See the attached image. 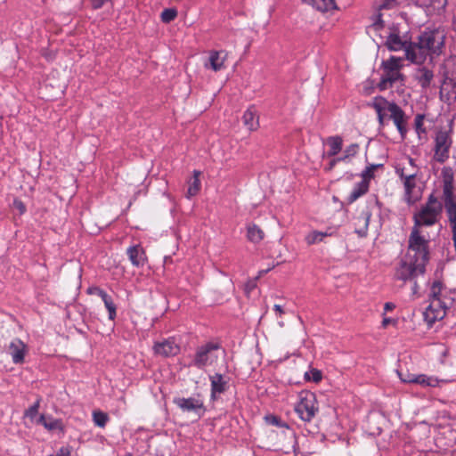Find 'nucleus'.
<instances>
[{
  "label": "nucleus",
  "mask_w": 456,
  "mask_h": 456,
  "mask_svg": "<svg viewBox=\"0 0 456 456\" xmlns=\"http://www.w3.org/2000/svg\"><path fill=\"white\" fill-rule=\"evenodd\" d=\"M131 264L135 267L143 266L147 261L146 254L141 245L131 246L126 249Z\"/></svg>",
  "instance_id": "f3484780"
},
{
  "label": "nucleus",
  "mask_w": 456,
  "mask_h": 456,
  "mask_svg": "<svg viewBox=\"0 0 456 456\" xmlns=\"http://www.w3.org/2000/svg\"><path fill=\"white\" fill-rule=\"evenodd\" d=\"M409 163L411 166L414 167V161L412 159H411V158L409 159Z\"/></svg>",
  "instance_id": "6e6d98bb"
},
{
  "label": "nucleus",
  "mask_w": 456,
  "mask_h": 456,
  "mask_svg": "<svg viewBox=\"0 0 456 456\" xmlns=\"http://www.w3.org/2000/svg\"><path fill=\"white\" fill-rule=\"evenodd\" d=\"M219 348L220 345L212 341L198 346L190 366L201 370L214 364L218 358L217 351Z\"/></svg>",
  "instance_id": "6e6552de"
},
{
  "label": "nucleus",
  "mask_w": 456,
  "mask_h": 456,
  "mask_svg": "<svg viewBox=\"0 0 456 456\" xmlns=\"http://www.w3.org/2000/svg\"><path fill=\"white\" fill-rule=\"evenodd\" d=\"M226 53L224 52H212L209 55V66L210 68L215 70L218 71L221 70L224 65V61L226 60Z\"/></svg>",
  "instance_id": "393cba45"
},
{
  "label": "nucleus",
  "mask_w": 456,
  "mask_h": 456,
  "mask_svg": "<svg viewBox=\"0 0 456 456\" xmlns=\"http://www.w3.org/2000/svg\"><path fill=\"white\" fill-rule=\"evenodd\" d=\"M414 78L423 89H427L434 79V72L427 67H419L414 74Z\"/></svg>",
  "instance_id": "6ab92c4d"
},
{
  "label": "nucleus",
  "mask_w": 456,
  "mask_h": 456,
  "mask_svg": "<svg viewBox=\"0 0 456 456\" xmlns=\"http://www.w3.org/2000/svg\"><path fill=\"white\" fill-rule=\"evenodd\" d=\"M305 379L309 381H314V383H318L322 379V371L317 369H312L309 371L305 373Z\"/></svg>",
  "instance_id": "f704fd0d"
},
{
  "label": "nucleus",
  "mask_w": 456,
  "mask_h": 456,
  "mask_svg": "<svg viewBox=\"0 0 456 456\" xmlns=\"http://www.w3.org/2000/svg\"><path fill=\"white\" fill-rule=\"evenodd\" d=\"M265 237L263 230L255 224H248L247 226V238L253 243L260 242Z\"/></svg>",
  "instance_id": "a878e982"
},
{
  "label": "nucleus",
  "mask_w": 456,
  "mask_h": 456,
  "mask_svg": "<svg viewBox=\"0 0 456 456\" xmlns=\"http://www.w3.org/2000/svg\"><path fill=\"white\" fill-rule=\"evenodd\" d=\"M394 307H395V305L393 303L388 302V303L385 304V310H387V311H390V310L394 309Z\"/></svg>",
  "instance_id": "09e8293b"
},
{
  "label": "nucleus",
  "mask_w": 456,
  "mask_h": 456,
  "mask_svg": "<svg viewBox=\"0 0 456 456\" xmlns=\"http://www.w3.org/2000/svg\"><path fill=\"white\" fill-rule=\"evenodd\" d=\"M295 411L302 420L311 421L318 412L315 395L310 391L300 392L299 402L297 403Z\"/></svg>",
  "instance_id": "1a4fd4ad"
},
{
  "label": "nucleus",
  "mask_w": 456,
  "mask_h": 456,
  "mask_svg": "<svg viewBox=\"0 0 456 456\" xmlns=\"http://www.w3.org/2000/svg\"><path fill=\"white\" fill-rule=\"evenodd\" d=\"M405 255H410L414 256V258L424 260L426 263L428 262L429 237L424 234L423 229L411 228Z\"/></svg>",
  "instance_id": "0eeeda50"
},
{
  "label": "nucleus",
  "mask_w": 456,
  "mask_h": 456,
  "mask_svg": "<svg viewBox=\"0 0 456 456\" xmlns=\"http://www.w3.org/2000/svg\"><path fill=\"white\" fill-rule=\"evenodd\" d=\"M368 106L375 110L380 126H385L389 113V118L394 121L402 138H404L407 133L405 113L396 103L388 102L384 97L377 96L368 103Z\"/></svg>",
  "instance_id": "f03ea898"
},
{
  "label": "nucleus",
  "mask_w": 456,
  "mask_h": 456,
  "mask_svg": "<svg viewBox=\"0 0 456 456\" xmlns=\"http://www.w3.org/2000/svg\"><path fill=\"white\" fill-rule=\"evenodd\" d=\"M454 295L453 291L447 290L440 299L430 302L423 313L424 320L429 327L436 321L444 319L447 311L455 305L456 299Z\"/></svg>",
  "instance_id": "39448f33"
},
{
  "label": "nucleus",
  "mask_w": 456,
  "mask_h": 456,
  "mask_svg": "<svg viewBox=\"0 0 456 456\" xmlns=\"http://www.w3.org/2000/svg\"><path fill=\"white\" fill-rule=\"evenodd\" d=\"M99 291H104V290L98 287H92V288L88 289L89 294H95V295L99 296Z\"/></svg>",
  "instance_id": "c03bdc74"
},
{
  "label": "nucleus",
  "mask_w": 456,
  "mask_h": 456,
  "mask_svg": "<svg viewBox=\"0 0 456 456\" xmlns=\"http://www.w3.org/2000/svg\"><path fill=\"white\" fill-rule=\"evenodd\" d=\"M200 171L194 170L193 172V178L191 181L189 182V187L187 190V197L191 198L192 196H195L200 190Z\"/></svg>",
  "instance_id": "c756f323"
},
{
  "label": "nucleus",
  "mask_w": 456,
  "mask_h": 456,
  "mask_svg": "<svg viewBox=\"0 0 456 456\" xmlns=\"http://www.w3.org/2000/svg\"><path fill=\"white\" fill-rule=\"evenodd\" d=\"M401 380L405 383H416L423 387L438 386L439 380L432 376H427L425 374L413 375L411 379H403Z\"/></svg>",
  "instance_id": "412c9836"
},
{
  "label": "nucleus",
  "mask_w": 456,
  "mask_h": 456,
  "mask_svg": "<svg viewBox=\"0 0 456 456\" xmlns=\"http://www.w3.org/2000/svg\"><path fill=\"white\" fill-rule=\"evenodd\" d=\"M443 200L448 218L456 216V196L454 195L453 174L452 170L444 169Z\"/></svg>",
  "instance_id": "9d476101"
},
{
  "label": "nucleus",
  "mask_w": 456,
  "mask_h": 456,
  "mask_svg": "<svg viewBox=\"0 0 456 456\" xmlns=\"http://www.w3.org/2000/svg\"><path fill=\"white\" fill-rule=\"evenodd\" d=\"M384 27V21L382 20V14L381 13H379L376 18H375V20L373 21V23L371 24V28H374L375 30H379L381 29L382 28Z\"/></svg>",
  "instance_id": "a19ab883"
},
{
  "label": "nucleus",
  "mask_w": 456,
  "mask_h": 456,
  "mask_svg": "<svg viewBox=\"0 0 456 456\" xmlns=\"http://www.w3.org/2000/svg\"><path fill=\"white\" fill-rule=\"evenodd\" d=\"M273 309L280 314H283V310L280 305H274Z\"/></svg>",
  "instance_id": "3c124183"
},
{
  "label": "nucleus",
  "mask_w": 456,
  "mask_h": 456,
  "mask_svg": "<svg viewBox=\"0 0 456 456\" xmlns=\"http://www.w3.org/2000/svg\"><path fill=\"white\" fill-rule=\"evenodd\" d=\"M417 4L419 5H428L431 1L430 0H416Z\"/></svg>",
  "instance_id": "49530a36"
},
{
  "label": "nucleus",
  "mask_w": 456,
  "mask_h": 456,
  "mask_svg": "<svg viewBox=\"0 0 456 456\" xmlns=\"http://www.w3.org/2000/svg\"><path fill=\"white\" fill-rule=\"evenodd\" d=\"M325 143L330 149L322 153V159L335 157L342 150L343 140L339 135L330 136L325 140Z\"/></svg>",
  "instance_id": "4be33fe9"
},
{
  "label": "nucleus",
  "mask_w": 456,
  "mask_h": 456,
  "mask_svg": "<svg viewBox=\"0 0 456 456\" xmlns=\"http://www.w3.org/2000/svg\"><path fill=\"white\" fill-rule=\"evenodd\" d=\"M379 167H381V165H370L367 167L362 172V180L369 182V180L374 176V171Z\"/></svg>",
  "instance_id": "58836bf2"
},
{
  "label": "nucleus",
  "mask_w": 456,
  "mask_h": 456,
  "mask_svg": "<svg viewBox=\"0 0 456 456\" xmlns=\"http://www.w3.org/2000/svg\"><path fill=\"white\" fill-rule=\"evenodd\" d=\"M424 118H425V116L423 114H418L416 117H415V130L417 132V134H419V136L420 137L421 134H426V128L424 127Z\"/></svg>",
  "instance_id": "4c0bfd02"
},
{
  "label": "nucleus",
  "mask_w": 456,
  "mask_h": 456,
  "mask_svg": "<svg viewBox=\"0 0 456 456\" xmlns=\"http://www.w3.org/2000/svg\"><path fill=\"white\" fill-rule=\"evenodd\" d=\"M413 282V286H412V294H417L418 293V290H419V286L416 282V280L412 281Z\"/></svg>",
  "instance_id": "de8ad7c7"
},
{
  "label": "nucleus",
  "mask_w": 456,
  "mask_h": 456,
  "mask_svg": "<svg viewBox=\"0 0 456 456\" xmlns=\"http://www.w3.org/2000/svg\"><path fill=\"white\" fill-rule=\"evenodd\" d=\"M329 235L327 232L314 231L306 235L305 241L308 245H313L322 241Z\"/></svg>",
  "instance_id": "2f4dec72"
},
{
  "label": "nucleus",
  "mask_w": 456,
  "mask_h": 456,
  "mask_svg": "<svg viewBox=\"0 0 456 456\" xmlns=\"http://www.w3.org/2000/svg\"><path fill=\"white\" fill-rule=\"evenodd\" d=\"M399 376H400V379L403 378V379H411L414 374H407L405 377L403 376L402 373H398Z\"/></svg>",
  "instance_id": "864d4df0"
},
{
  "label": "nucleus",
  "mask_w": 456,
  "mask_h": 456,
  "mask_svg": "<svg viewBox=\"0 0 456 456\" xmlns=\"http://www.w3.org/2000/svg\"><path fill=\"white\" fill-rule=\"evenodd\" d=\"M402 0H380L378 4L379 11L389 10L397 6Z\"/></svg>",
  "instance_id": "e433bc0d"
},
{
  "label": "nucleus",
  "mask_w": 456,
  "mask_h": 456,
  "mask_svg": "<svg viewBox=\"0 0 456 456\" xmlns=\"http://www.w3.org/2000/svg\"><path fill=\"white\" fill-rule=\"evenodd\" d=\"M37 422L38 424L43 425L48 430H55V429H59L61 431L63 430V426H62V422L61 419H55L50 418L49 420H47V419L45 418V415H41L38 418Z\"/></svg>",
  "instance_id": "cd10ccee"
},
{
  "label": "nucleus",
  "mask_w": 456,
  "mask_h": 456,
  "mask_svg": "<svg viewBox=\"0 0 456 456\" xmlns=\"http://www.w3.org/2000/svg\"><path fill=\"white\" fill-rule=\"evenodd\" d=\"M359 149V145L357 143H352L349 146L346 148L344 151V154L346 155V158H351L356 155Z\"/></svg>",
  "instance_id": "ea45409f"
},
{
  "label": "nucleus",
  "mask_w": 456,
  "mask_h": 456,
  "mask_svg": "<svg viewBox=\"0 0 456 456\" xmlns=\"http://www.w3.org/2000/svg\"><path fill=\"white\" fill-rule=\"evenodd\" d=\"M93 419L97 427L104 428L109 421V416L103 411H94L93 412Z\"/></svg>",
  "instance_id": "473e14b6"
},
{
  "label": "nucleus",
  "mask_w": 456,
  "mask_h": 456,
  "mask_svg": "<svg viewBox=\"0 0 456 456\" xmlns=\"http://www.w3.org/2000/svg\"><path fill=\"white\" fill-rule=\"evenodd\" d=\"M7 353L11 355L13 363L20 364L24 362L25 355L28 353V346L23 341L16 338L10 342Z\"/></svg>",
  "instance_id": "4468645a"
},
{
  "label": "nucleus",
  "mask_w": 456,
  "mask_h": 456,
  "mask_svg": "<svg viewBox=\"0 0 456 456\" xmlns=\"http://www.w3.org/2000/svg\"><path fill=\"white\" fill-rule=\"evenodd\" d=\"M272 419H273V421H272L273 424L279 425V419L276 417H273Z\"/></svg>",
  "instance_id": "5fc2aeb1"
},
{
  "label": "nucleus",
  "mask_w": 456,
  "mask_h": 456,
  "mask_svg": "<svg viewBox=\"0 0 456 456\" xmlns=\"http://www.w3.org/2000/svg\"><path fill=\"white\" fill-rule=\"evenodd\" d=\"M41 399L38 398L33 405L26 410L24 416L33 420L38 413Z\"/></svg>",
  "instance_id": "c9c22d12"
},
{
  "label": "nucleus",
  "mask_w": 456,
  "mask_h": 456,
  "mask_svg": "<svg viewBox=\"0 0 456 456\" xmlns=\"http://www.w3.org/2000/svg\"><path fill=\"white\" fill-rule=\"evenodd\" d=\"M427 264L424 260L404 255L395 267V279L403 282L413 281L425 273Z\"/></svg>",
  "instance_id": "20e7f679"
},
{
  "label": "nucleus",
  "mask_w": 456,
  "mask_h": 456,
  "mask_svg": "<svg viewBox=\"0 0 456 456\" xmlns=\"http://www.w3.org/2000/svg\"><path fill=\"white\" fill-rule=\"evenodd\" d=\"M110 0H90L93 9L97 10L102 8Z\"/></svg>",
  "instance_id": "37998d69"
},
{
  "label": "nucleus",
  "mask_w": 456,
  "mask_h": 456,
  "mask_svg": "<svg viewBox=\"0 0 456 456\" xmlns=\"http://www.w3.org/2000/svg\"><path fill=\"white\" fill-rule=\"evenodd\" d=\"M99 297L102 299L105 307L109 312V319L114 320L116 317V305L113 302L112 297L108 295L105 291H99Z\"/></svg>",
  "instance_id": "c85d7f7f"
},
{
  "label": "nucleus",
  "mask_w": 456,
  "mask_h": 456,
  "mask_svg": "<svg viewBox=\"0 0 456 456\" xmlns=\"http://www.w3.org/2000/svg\"><path fill=\"white\" fill-rule=\"evenodd\" d=\"M403 59L400 57L391 56L387 61H383L381 68L383 73L378 87L380 91L392 87L395 84L403 80V75L401 72Z\"/></svg>",
  "instance_id": "423d86ee"
},
{
  "label": "nucleus",
  "mask_w": 456,
  "mask_h": 456,
  "mask_svg": "<svg viewBox=\"0 0 456 456\" xmlns=\"http://www.w3.org/2000/svg\"><path fill=\"white\" fill-rule=\"evenodd\" d=\"M336 165H337V160H336V159L334 158V159H330V163H329L328 167H326V170H327V171H330V170H332Z\"/></svg>",
  "instance_id": "a18cd8bd"
},
{
  "label": "nucleus",
  "mask_w": 456,
  "mask_h": 456,
  "mask_svg": "<svg viewBox=\"0 0 456 456\" xmlns=\"http://www.w3.org/2000/svg\"><path fill=\"white\" fill-rule=\"evenodd\" d=\"M411 44L412 42H410L407 38H403L395 31L391 32L386 40V46L390 51L403 50L405 53Z\"/></svg>",
  "instance_id": "dca6fc26"
},
{
  "label": "nucleus",
  "mask_w": 456,
  "mask_h": 456,
  "mask_svg": "<svg viewBox=\"0 0 456 456\" xmlns=\"http://www.w3.org/2000/svg\"><path fill=\"white\" fill-rule=\"evenodd\" d=\"M153 349L156 354L162 357L175 356L180 352V346L171 338L155 343Z\"/></svg>",
  "instance_id": "2eb2a0df"
},
{
  "label": "nucleus",
  "mask_w": 456,
  "mask_h": 456,
  "mask_svg": "<svg viewBox=\"0 0 456 456\" xmlns=\"http://www.w3.org/2000/svg\"><path fill=\"white\" fill-rule=\"evenodd\" d=\"M242 121L244 126L249 131H256L259 127V120L256 110L250 107L248 108L242 116Z\"/></svg>",
  "instance_id": "5701e85b"
},
{
  "label": "nucleus",
  "mask_w": 456,
  "mask_h": 456,
  "mask_svg": "<svg viewBox=\"0 0 456 456\" xmlns=\"http://www.w3.org/2000/svg\"><path fill=\"white\" fill-rule=\"evenodd\" d=\"M13 208L19 211L20 215H23L26 212L25 204L18 199L13 200Z\"/></svg>",
  "instance_id": "79ce46f5"
},
{
  "label": "nucleus",
  "mask_w": 456,
  "mask_h": 456,
  "mask_svg": "<svg viewBox=\"0 0 456 456\" xmlns=\"http://www.w3.org/2000/svg\"><path fill=\"white\" fill-rule=\"evenodd\" d=\"M370 216L371 213L366 210L354 218L355 232L360 237L367 235Z\"/></svg>",
  "instance_id": "aec40b11"
},
{
  "label": "nucleus",
  "mask_w": 456,
  "mask_h": 456,
  "mask_svg": "<svg viewBox=\"0 0 456 456\" xmlns=\"http://www.w3.org/2000/svg\"><path fill=\"white\" fill-rule=\"evenodd\" d=\"M393 322L392 319L390 318H384L383 322H382V326L383 327H387L389 323H391Z\"/></svg>",
  "instance_id": "8fccbe9b"
},
{
  "label": "nucleus",
  "mask_w": 456,
  "mask_h": 456,
  "mask_svg": "<svg viewBox=\"0 0 456 456\" xmlns=\"http://www.w3.org/2000/svg\"><path fill=\"white\" fill-rule=\"evenodd\" d=\"M396 173L399 175L400 178L403 181V185H404V190H405V194H404L405 201L409 205L415 203L418 200V198L414 197L412 195V191L416 187V183H415L416 173L411 172V173L406 174L404 172V168L397 169Z\"/></svg>",
  "instance_id": "ddd939ff"
},
{
  "label": "nucleus",
  "mask_w": 456,
  "mask_h": 456,
  "mask_svg": "<svg viewBox=\"0 0 456 456\" xmlns=\"http://www.w3.org/2000/svg\"><path fill=\"white\" fill-rule=\"evenodd\" d=\"M303 2L322 12L338 9L335 0H303Z\"/></svg>",
  "instance_id": "b1692460"
},
{
  "label": "nucleus",
  "mask_w": 456,
  "mask_h": 456,
  "mask_svg": "<svg viewBox=\"0 0 456 456\" xmlns=\"http://www.w3.org/2000/svg\"><path fill=\"white\" fill-rule=\"evenodd\" d=\"M173 403L183 411L188 413H193L198 418L204 415L206 407L202 397L198 395L191 397H175Z\"/></svg>",
  "instance_id": "f8f14e48"
},
{
  "label": "nucleus",
  "mask_w": 456,
  "mask_h": 456,
  "mask_svg": "<svg viewBox=\"0 0 456 456\" xmlns=\"http://www.w3.org/2000/svg\"><path fill=\"white\" fill-rule=\"evenodd\" d=\"M452 144L450 133L446 130L438 131L435 137L434 159L438 163H444L449 159Z\"/></svg>",
  "instance_id": "9b49d317"
},
{
  "label": "nucleus",
  "mask_w": 456,
  "mask_h": 456,
  "mask_svg": "<svg viewBox=\"0 0 456 456\" xmlns=\"http://www.w3.org/2000/svg\"><path fill=\"white\" fill-rule=\"evenodd\" d=\"M369 182L362 180L358 183L348 196V202L352 203L368 191Z\"/></svg>",
  "instance_id": "bb28decb"
},
{
  "label": "nucleus",
  "mask_w": 456,
  "mask_h": 456,
  "mask_svg": "<svg viewBox=\"0 0 456 456\" xmlns=\"http://www.w3.org/2000/svg\"><path fill=\"white\" fill-rule=\"evenodd\" d=\"M177 16V11L175 8H167L163 10L160 18L164 23H169L174 20Z\"/></svg>",
  "instance_id": "72a5a7b5"
},
{
  "label": "nucleus",
  "mask_w": 456,
  "mask_h": 456,
  "mask_svg": "<svg viewBox=\"0 0 456 456\" xmlns=\"http://www.w3.org/2000/svg\"><path fill=\"white\" fill-rule=\"evenodd\" d=\"M448 289L444 287L442 282L440 281H435L433 282L431 288H430V302L436 301L437 299H440L447 291Z\"/></svg>",
  "instance_id": "7c9ffc66"
},
{
  "label": "nucleus",
  "mask_w": 456,
  "mask_h": 456,
  "mask_svg": "<svg viewBox=\"0 0 456 456\" xmlns=\"http://www.w3.org/2000/svg\"><path fill=\"white\" fill-rule=\"evenodd\" d=\"M443 212V204L434 193L430 194L424 206L413 216V228L423 229L424 226H432L439 221Z\"/></svg>",
  "instance_id": "7ed1b4c3"
},
{
  "label": "nucleus",
  "mask_w": 456,
  "mask_h": 456,
  "mask_svg": "<svg viewBox=\"0 0 456 456\" xmlns=\"http://www.w3.org/2000/svg\"><path fill=\"white\" fill-rule=\"evenodd\" d=\"M445 47V33L441 29L425 30L412 42L406 51V59L421 65L428 58L432 62L441 55Z\"/></svg>",
  "instance_id": "f257e3e1"
},
{
  "label": "nucleus",
  "mask_w": 456,
  "mask_h": 456,
  "mask_svg": "<svg viewBox=\"0 0 456 456\" xmlns=\"http://www.w3.org/2000/svg\"><path fill=\"white\" fill-rule=\"evenodd\" d=\"M211 381V398L216 400L220 394H223L227 389V380L223 375L216 373L210 376Z\"/></svg>",
  "instance_id": "a211bd4d"
},
{
  "label": "nucleus",
  "mask_w": 456,
  "mask_h": 456,
  "mask_svg": "<svg viewBox=\"0 0 456 456\" xmlns=\"http://www.w3.org/2000/svg\"><path fill=\"white\" fill-rule=\"evenodd\" d=\"M335 159H336V160H337V163H338V162H344V161H346L348 158H346V155H345V154H343V156L338 157V158H335Z\"/></svg>",
  "instance_id": "603ef678"
}]
</instances>
